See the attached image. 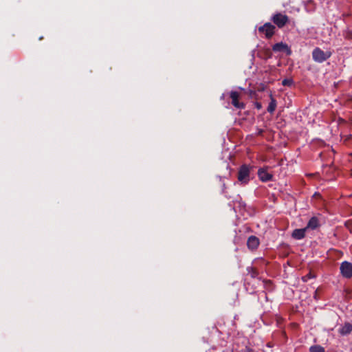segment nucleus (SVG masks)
Wrapping results in <instances>:
<instances>
[{"mask_svg": "<svg viewBox=\"0 0 352 352\" xmlns=\"http://www.w3.org/2000/svg\"><path fill=\"white\" fill-rule=\"evenodd\" d=\"M253 166L248 164L241 165L238 170L237 179L243 184H247L250 180V173Z\"/></svg>", "mask_w": 352, "mask_h": 352, "instance_id": "1", "label": "nucleus"}, {"mask_svg": "<svg viewBox=\"0 0 352 352\" xmlns=\"http://www.w3.org/2000/svg\"><path fill=\"white\" fill-rule=\"evenodd\" d=\"M330 51H323L320 47H316L312 52V58L316 63H323L331 56Z\"/></svg>", "mask_w": 352, "mask_h": 352, "instance_id": "2", "label": "nucleus"}, {"mask_svg": "<svg viewBox=\"0 0 352 352\" xmlns=\"http://www.w3.org/2000/svg\"><path fill=\"white\" fill-rule=\"evenodd\" d=\"M271 20L278 28H283L289 21L288 16L281 12H276L273 14Z\"/></svg>", "mask_w": 352, "mask_h": 352, "instance_id": "3", "label": "nucleus"}, {"mask_svg": "<svg viewBox=\"0 0 352 352\" xmlns=\"http://www.w3.org/2000/svg\"><path fill=\"white\" fill-rule=\"evenodd\" d=\"M276 27L271 23H265L258 28L259 33L265 34L266 38H270L275 34Z\"/></svg>", "mask_w": 352, "mask_h": 352, "instance_id": "4", "label": "nucleus"}, {"mask_svg": "<svg viewBox=\"0 0 352 352\" xmlns=\"http://www.w3.org/2000/svg\"><path fill=\"white\" fill-rule=\"evenodd\" d=\"M340 270L342 276L346 278H352V263L349 261H343L340 264Z\"/></svg>", "mask_w": 352, "mask_h": 352, "instance_id": "5", "label": "nucleus"}, {"mask_svg": "<svg viewBox=\"0 0 352 352\" xmlns=\"http://www.w3.org/2000/svg\"><path fill=\"white\" fill-rule=\"evenodd\" d=\"M230 98L232 99V104L237 108V109H244L245 108V104L243 102H240L239 99V93L235 91H232L230 92Z\"/></svg>", "mask_w": 352, "mask_h": 352, "instance_id": "6", "label": "nucleus"}, {"mask_svg": "<svg viewBox=\"0 0 352 352\" xmlns=\"http://www.w3.org/2000/svg\"><path fill=\"white\" fill-rule=\"evenodd\" d=\"M272 50L274 52H285L287 55H290L292 54V50H290L287 44L284 43L283 42L274 44L272 46Z\"/></svg>", "mask_w": 352, "mask_h": 352, "instance_id": "7", "label": "nucleus"}, {"mask_svg": "<svg viewBox=\"0 0 352 352\" xmlns=\"http://www.w3.org/2000/svg\"><path fill=\"white\" fill-rule=\"evenodd\" d=\"M258 176L259 179L263 182H267L272 180L273 175L268 173L265 168H261L258 170Z\"/></svg>", "mask_w": 352, "mask_h": 352, "instance_id": "8", "label": "nucleus"}, {"mask_svg": "<svg viewBox=\"0 0 352 352\" xmlns=\"http://www.w3.org/2000/svg\"><path fill=\"white\" fill-rule=\"evenodd\" d=\"M260 243L259 239L256 236H250L247 241V246L251 250L257 249Z\"/></svg>", "mask_w": 352, "mask_h": 352, "instance_id": "9", "label": "nucleus"}, {"mask_svg": "<svg viewBox=\"0 0 352 352\" xmlns=\"http://www.w3.org/2000/svg\"><path fill=\"white\" fill-rule=\"evenodd\" d=\"M320 226V222L319 219L316 217H312L308 221L307 226L305 228L307 230L311 229V230H315L318 228Z\"/></svg>", "mask_w": 352, "mask_h": 352, "instance_id": "10", "label": "nucleus"}, {"mask_svg": "<svg viewBox=\"0 0 352 352\" xmlns=\"http://www.w3.org/2000/svg\"><path fill=\"white\" fill-rule=\"evenodd\" d=\"M307 231V228L302 229H295L292 234V236L297 240L302 239L305 236V232Z\"/></svg>", "mask_w": 352, "mask_h": 352, "instance_id": "11", "label": "nucleus"}, {"mask_svg": "<svg viewBox=\"0 0 352 352\" xmlns=\"http://www.w3.org/2000/svg\"><path fill=\"white\" fill-rule=\"evenodd\" d=\"M339 333L342 336H346L352 331V324L345 322L338 330Z\"/></svg>", "mask_w": 352, "mask_h": 352, "instance_id": "12", "label": "nucleus"}, {"mask_svg": "<svg viewBox=\"0 0 352 352\" xmlns=\"http://www.w3.org/2000/svg\"><path fill=\"white\" fill-rule=\"evenodd\" d=\"M276 101L274 98L271 97V101L268 105L267 111L270 113H273L276 109Z\"/></svg>", "mask_w": 352, "mask_h": 352, "instance_id": "13", "label": "nucleus"}, {"mask_svg": "<svg viewBox=\"0 0 352 352\" xmlns=\"http://www.w3.org/2000/svg\"><path fill=\"white\" fill-rule=\"evenodd\" d=\"M309 352H325V350L320 345H314L309 348Z\"/></svg>", "mask_w": 352, "mask_h": 352, "instance_id": "14", "label": "nucleus"}, {"mask_svg": "<svg viewBox=\"0 0 352 352\" xmlns=\"http://www.w3.org/2000/svg\"><path fill=\"white\" fill-rule=\"evenodd\" d=\"M342 36L345 39L352 41V30L346 28V30H343Z\"/></svg>", "mask_w": 352, "mask_h": 352, "instance_id": "15", "label": "nucleus"}, {"mask_svg": "<svg viewBox=\"0 0 352 352\" xmlns=\"http://www.w3.org/2000/svg\"><path fill=\"white\" fill-rule=\"evenodd\" d=\"M247 271H248V274L251 276L252 278H255L258 274L256 269H255L252 267H247Z\"/></svg>", "mask_w": 352, "mask_h": 352, "instance_id": "16", "label": "nucleus"}, {"mask_svg": "<svg viewBox=\"0 0 352 352\" xmlns=\"http://www.w3.org/2000/svg\"><path fill=\"white\" fill-rule=\"evenodd\" d=\"M314 278H315V275L311 272H309L307 275L302 277V280L303 282H307L308 280Z\"/></svg>", "mask_w": 352, "mask_h": 352, "instance_id": "17", "label": "nucleus"}, {"mask_svg": "<svg viewBox=\"0 0 352 352\" xmlns=\"http://www.w3.org/2000/svg\"><path fill=\"white\" fill-rule=\"evenodd\" d=\"M293 80L291 79V78H285L283 81H282V85L283 86H291L292 84H293Z\"/></svg>", "mask_w": 352, "mask_h": 352, "instance_id": "18", "label": "nucleus"}, {"mask_svg": "<svg viewBox=\"0 0 352 352\" xmlns=\"http://www.w3.org/2000/svg\"><path fill=\"white\" fill-rule=\"evenodd\" d=\"M255 106H256V109H261L262 108V105L260 102H256L255 104Z\"/></svg>", "mask_w": 352, "mask_h": 352, "instance_id": "19", "label": "nucleus"}, {"mask_svg": "<svg viewBox=\"0 0 352 352\" xmlns=\"http://www.w3.org/2000/svg\"><path fill=\"white\" fill-rule=\"evenodd\" d=\"M263 129H259V130H258V135H262V134H263Z\"/></svg>", "mask_w": 352, "mask_h": 352, "instance_id": "20", "label": "nucleus"}]
</instances>
